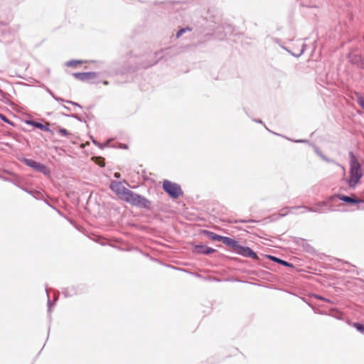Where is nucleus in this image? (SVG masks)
I'll use <instances>...</instances> for the list:
<instances>
[{
    "instance_id": "nucleus-1",
    "label": "nucleus",
    "mask_w": 364,
    "mask_h": 364,
    "mask_svg": "<svg viewBox=\"0 0 364 364\" xmlns=\"http://www.w3.org/2000/svg\"><path fill=\"white\" fill-rule=\"evenodd\" d=\"M361 166L354 155L351 154L350 161L349 177L346 179V183L350 188H354L360 182L363 177Z\"/></svg>"
},
{
    "instance_id": "nucleus-2",
    "label": "nucleus",
    "mask_w": 364,
    "mask_h": 364,
    "mask_svg": "<svg viewBox=\"0 0 364 364\" xmlns=\"http://www.w3.org/2000/svg\"><path fill=\"white\" fill-rule=\"evenodd\" d=\"M122 200L132 205L140 208H148L150 205V202L146 198L134 193L130 190L127 191Z\"/></svg>"
},
{
    "instance_id": "nucleus-3",
    "label": "nucleus",
    "mask_w": 364,
    "mask_h": 364,
    "mask_svg": "<svg viewBox=\"0 0 364 364\" xmlns=\"http://www.w3.org/2000/svg\"><path fill=\"white\" fill-rule=\"evenodd\" d=\"M163 188L173 198H177L183 194L181 188L178 184L167 180L164 181Z\"/></svg>"
},
{
    "instance_id": "nucleus-4",
    "label": "nucleus",
    "mask_w": 364,
    "mask_h": 364,
    "mask_svg": "<svg viewBox=\"0 0 364 364\" xmlns=\"http://www.w3.org/2000/svg\"><path fill=\"white\" fill-rule=\"evenodd\" d=\"M110 188L122 200L129 189L122 186L120 182L113 181L111 183Z\"/></svg>"
},
{
    "instance_id": "nucleus-5",
    "label": "nucleus",
    "mask_w": 364,
    "mask_h": 364,
    "mask_svg": "<svg viewBox=\"0 0 364 364\" xmlns=\"http://www.w3.org/2000/svg\"><path fill=\"white\" fill-rule=\"evenodd\" d=\"M73 77L80 81L92 82L97 77L95 73H73Z\"/></svg>"
},
{
    "instance_id": "nucleus-6",
    "label": "nucleus",
    "mask_w": 364,
    "mask_h": 364,
    "mask_svg": "<svg viewBox=\"0 0 364 364\" xmlns=\"http://www.w3.org/2000/svg\"><path fill=\"white\" fill-rule=\"evenodd\" d=\"M235 252L244 257H250L255 259H258L257 254L248 247H243L239 245Z\"/></svg>"
},
{
    "instance_id": "nucleus-7",
    "label": "nucleus",
    "mask_w": 364,
    "mask_h": 364,
    "mask_svg": "<svg viewBox=\"0 0 364 364\" xmlns=\"http://www.w3.org/2000/svg\"><path fill=\"white\" fill-rule=\"evenodd\" d=\"M25 161L28 166L33 168L36 171L43 172L44 173H46L48 172L47 167L42 164H40L31 159H26Z\"/></svg>"
},
{
    "instance_id": "nucleus-8",
    "label": "nucleus",
    "mask_w": 364,
    "mask_h": 364,
    "mask_svg": "<svg viewBox=\"0 0 364 364\" xmlns=\"http://www.w3.org/2000/svg\"><path fill=\"white\" fill-rule=\"evenodd\" d=\"M222 242L230 247L235 252L237 250L238 246H239V242L230 237H223V240H222Z\"/></svg>"
},
{
    "instance_id": "nucleus-9",
    "label": "nucleus",
    "mask_w": 364,
    "mask_h": 364,
    "mask_svg": "<svg viewBox=\"0 0 364 364\" xmlns=\"http://www.w3.org/2000/svg\"><path fill=\"white\" fill-rule=\"evenodd\" d=\"M196 251L198 253L208 255L210 253H213L215 250L211 247L205 245H198L196 246Z\"/></svg>"
},
{
    "instance_id": "nucleus-10",
    "label": "nucleus",
    "mask_w": 364,
    "mask_h": 364,
    "mask_svg": "<svg viewBox=\"0 0 364 364\" xmlns=\"http://www.w3.org/2000/svg\"><path fill=\"white\" fill-rule=\"evenodd\" d=\"M352 63L358 65L361 68L364 69V58L359 55H354L351 57Z\"/></svg>"
},
{
    "instance_id": "nucleus-11",
    "label": "nucleus",
    "mask_w": 364,
    "mask_h": 364,
    "mask_svg": "<svg viewBox=\"0 0 364 364\" xmlns=\"http://www.w3.org/2000/svg\"><path fill=\"white\" fill-rule=\"evenodd\" d=\"M204 233L209 237L212 240L214 241H222L223 236L218 235L214 232L205 230Z\"/></svg>"
},
{
    "instance_id": "nucleus-12",
    "label": "nucleus",
    "mask_w": 364,
    "mask_h": 364,
    "mask_svg": "<svg viewBox=\"0 0 364 364\" xmlns=\"http://www.w3.org/2000/svg\"><path fill=\"white\" fill-rule=\"evenodd\" d=\"M338 198L341 200L344 201L346 203H358L360 202L359 200H357V199H355V198H353L351 197L346 196H339Z\"/></svg>"
},
{
    "instance_id": "nucleus-13",
    "label": "nucleus",
    "mask_w": 364,
    "mask_h": 364,
    "mask_svg": "<svg viewBox=\"0 0 364 364\" xmlns=\"http://www.w3.org/2000/svg\"><path fill=\"white\" fill-rule=\"evenodd\" d=\"M268 257H269L272 261L276 262H277V263H279V264H282V265H284V266L291 267H293V265H292L291 264H290V263H289V262H286V261H284V260H282V259H279V258H277V257H274V256H270V255H269V256H268Z\"/></svg>"
},
{
    "instance_id": "nucleus-14",
    "label": "nucleus",
    "mask_w": 364,
    "mask_h": 364,
    "mask_svg": "<svg viewBox=\"0 0 364 364\" xmlns=\"http://www.w3.org/2000/svg\"><path fill=\"white\" fill-rule=\"evenodd\" d=\"M84 63L83 60H72L66 62L65 65L67 67H73V68H77L80 65H82Z\"/></svg>"
},
{
    "instance_id": "nucleus-15",
    "label": "nucleus",
    "mask_w": 364,
    "mask_h": 364,
    "mask_svg": "<svg viewBox=\"0 0 364 364\" xmlns=\"http://www.w3.org/2000/svg\"><path fill=\"white\" fill-rule=\"evenodd\" d=\"M92 160L100 167L105 166V159L100 156H93Z\"/></svg>"
},
{
    "instance_id": "nucleus-16",
    "label": "nucleus",
    "mask_w": 364,
    "mask_h": 364,
    "mask_svg": "<svg viewBox=\"0 0 364 364\" xmlns=\"http://www.w3.org/2000/svg\"><path fill=\"white\" fill-rule=\"evenodd\" d=\"M353 326L355 327L360 333H364V325L359 323H353Z\"/></svg>"
},
{
    "instance_id": "nucleus-17",
    "label": "nucleus",
    "mask_w": 364,
    "mask_h": 364,
    "mask_svg": "<svg viewBox=\"0 0 364 364\" xmlns=\"http://www.w3.org/2000/svg\"><path fill=\"white\" fill-rule=\"evenodd\" d=\"M58 132L62 136H68V135H70V133L65 129L63 128H58Z\"/></svg>"
},
{
    "instance_id": "nucleus-18",
    "label": "nucleus",
    "mask_w": 364,
    "mask_h": 364,
    "mask_svg": "<svg viewBox=\"0 0 364 364\" xmlns=\"http://www.w3.org/2000/svg\"><path fill=\"white\" fill-rule=\"evenodd\" d=\"M358 103L364 109V97L359 96L358 97Z\"/></svg>"
},
{
    "instance_id": "nucleus-19",
    "label": "nucleus",
    "mask_w": 364,
    "mask_h": 364,
    "mask_svg": "<svg viewBox=\"0 0 364 364\" xmlns=\"http://www.w3.org/2000/svg\"><path fill=\"white\" fill-rule=\"evenodd\" d=\"M313 296L316 298V299H321V300H323V301H328L325 298H323V297H322L321 296H318V295L314 294Z\"/></svg>"
},
{
    "instance_id": "nucleus-20",
    "label": "nucleus",
    "mask_w": 364,
    "mask_h": 364,
    "mask_svg": "<svg viewBox=\"0 0 364 364\" xmlns=\"http://www.w3.org/2000/svg\"><path fill=\"white\" fill-rule=\"evenodd\" d=\"M185 32V29H181L178 33H177V38H179L183 33Z\"/></svg>"
},
{
    "instance_id": "nucleus-21",
    "label": "nucleus",
    "mask_w": 364,
    "mask_h": 364,
    "mask_svg": "<svg viewBox=\"0 0 364 364\" xmlns=\"http://www.w3.org/2000/svg\"><path fill=\"white\" fill-rule=\"evenodd\" d=\"M36 127H38V128H40V129H43V125L42 124H40V123H36Z\"/></svg>"
},
{
    "instance_id": "nucleus-22",
    "label": "nucleus",
    "mask_w": 364,
    "mask_h": 364,
    "mask_svg": "<svg viewBox=\"0 0 364 364\" xmlns=\"http://www.w3.org/2000/svg\"><path fill=\"white\" fill-rule=\"evenodd\" d=\"M114 176H115L116 178H119V177H120V174H119V173H114Z\"/></svg>"
},
{
    "instance_id": "nucleus-23",
    "label": "nucleus",
    "mask_w": 364,
    "mask_h": 364,
    "mask_svg": "<svg viewBox=\"0 0 364 364\" xmlns=\"http://www.w3.org/2000/svg\"><path fill=\"white\" fill-rule=\"evenodd\" d=\"M0 117H1L3 120L6 121V118H5V117H4L3 114H0Z\"/></svg>"
},
{
    "instance_id": "nucleus-24",
    "label": "nucleus",
    "mask_w": 364,
    "mask_h": 364,
    "mask_svg": "<svg viewBox=\"0 0 364 364\" xmlns=\"http://www.w3.org/2000/svg\"><path fill=\"white\" fill-rule=\"evenodd\" d=\"M103 84H104V85H107L109 84V82H108V81L105 80V81L103 82Z\"/></svg>"
}]
</instances>
